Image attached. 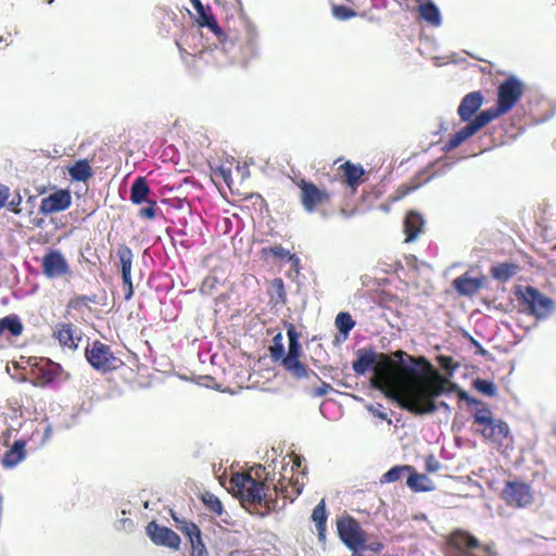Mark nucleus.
Listing matches in <instances>:
<instances>
[{"instance_id": "f257e3e1", "label": "nucleus", "mask_w": 556, "mask_h": 556, "mask_svg": "<svg viewBox=\"0 0 556 556\" xmlns=\"http://www.w3.org/2000/svg\"><path fill=\"white\" fill-rule=\"evenodd\" d=\"M263 473L265 467L262 465L251 468L248 472H236L229 481L230 490L242 503L264 504L268 510L276 508L278 495L293 502L301 494L303 483L298 478L292 477L289 481L282 478L270 489L266 483L267 477L262 480Z\"/></svg>"}, {"instance_id": "f03ea898", "label": "nucleus", "mask_w": 556, "mask_h": 556, "mask_svg": "<svg viewBox=\"0 0 556 556\" xmlns=\"http://www.w3.org/2000/svg\"><path fill=\"white\" fill-rule=\"evenodd\" d=\"M406 355L408 354L402 350L388 355L376 353L371 349H361L357 351V358L352 363V368L357 375H364L372 369V386L395 401L403 378L399 366L406 365Z\"/></svg>"}, {"instance_id": "7ed1b4c3", "label": "nucleus", "mask_w": 556, "mask_h": 556, "mask_svg": "<svg viewBox=\"0 0 556 556\" xmlns=\"http://www.w3.org/2000/svg\"><path fill=\"white\" fill-rule=\"evenodd\" d=\"M403 376L401 392L418 395H442L451 381L441 375L425 356L406 355V365H400Z\"/></svg>"}, {"instance_id": "20e7f679", "label": "nucleus", "mask_w": 556, "mask_h": 556, "mask_svg": "<svg viewBox=\"0 0 556 556\" xmlns=\"http://www.w3.org/2000/svg\"><path fill=\"white\" fill-rule=\"evenodd\" d=\"M473 422L478 425L481 437L493 444L497 450L508 448L513 444V437L508 425L493 418V414L489 407L476 408Z\"/></svg>"}, {"instance_id": "39448f33", "label": "nucleus", "mask_w": 556, "mask_h": 556, "mask_svg": "<svg viewBox=\"0 0 556 556\" xmlns=\"http://www.w3.org/2000/svg\"><path fill=\"white\" fill-rule=\"evenodd\" d=\"M289 340L288 353H283L281 365L296 379L307 378L309 372L316 376L304 363L300 361L302 348L299 342L300 333L292 323H285Z\"/></svg>"}, {"instance_id": "423d86ee", "label": "nucleus", "mask_w": 556, "mask_h": 556, "mask_svg": "<svg viewBox=\"0 0 556 556\" xmlns=\"http://www.w3.org/2000/svg\"><path fill=\"white\" fill-rule=\"evenodd\" d=\"M439 396L440 395L407 394V392L400 391L397 392L395 402L401 408L415 416L433 414L439 409H443L444 412L450 413L451 407L446 402L435 401Z\"/></svg>"}, {"instance_id": "0eeeda50", "label": "nucleus", "mask_w": 556, "mask_h": 556, "mask_svg": "<svg viewBox=\"0 0 556 556\" xmlns=\"http://www.w3.org/2000/svg\"><path fill=\"white\" fill-rule=\"evenodd\" d=\"M85 356L90 366L101 372L118 369L123 361L114 355L111 348L100 340H94L85 349Z\"/></svg>"}, {"instance_id": "6e6552de", "label": "nucleus", "mask_w": 556, "mask_h": 556, "mask_svg": "<svg viewBox=\"0 0 556 556\" xmlns=\"http://www.w3.org/2000/svg\"><path fill=\"white\" fill-rule=\"evenodd\" d=\"M504 115L502 111L495 105L494 108L482 111L478 114L472 121H470L466 126L460 128L457 132H455L444 144V151H452L459 147L464 141L468 138L472 137L477 134L481 128L488 125L493 119Z\"/></svg>"}, {"instance_id": "1a4fd4ad", "label": "nucleus", "mask_w": 556, "mask_h": 556, "mask_svg": "<svg viewBox=\"0 0 556 556\" xmlns=\"http://www.w3.org/2000/svg\"><path fill=\"white\" fill-rule=\"evenodd\" d=\"M526 91L525 83L515 75L508 76L497 87L496 106L504 114L510 112Z\"/></svg>"}, {"instance_id": "9d476101", "label": "nucleus", "mask_w": 556, "mask_h": 556, "mask_svg": "<svg viewBox=\"0 0 556 556\" xmlns=\"http://www.w3.org/2000/svg\"><path fill=\"white\" fill-rule=\"evenodd\" d=\"M501 497L508 507L520 509L533 503L534 492L529 483L521 480H511L505 483Z\"/></svg>"}, {"instance_id": "9b49d317", "label": "nucleus", "mask_w": 556, "mask_h": 556, "mask_svg": "<svg viewBox=\"0 0 556 556\" xmlns=\"http://www.w3.org/2000/svg\"><path fill=\"white\" fill-rule=\"evenodd\" d=\"M516 295L528 313L538 318L545 317L552 311L553 301L534 287L527 286L523 290L516 292Z\"/></svg>"}, {"instance_id": "f8f14e48", "label": "nucleus", "mask_w": 556, "mask_h": 556, "mask_svg": "<svg viewBox=\"0 0 556 556\" xmlns=\"http://www.w3.org/2000/svg\"><path fill=\"white\" fill-rule=\"evenodd\" d=\"M295 184L301 190V203L308 213L314 212L320 205L328 204L331 200V195L326 189L318 188L312 181L300 179Z\"/></svg>"}, {"instance_id": "ddd939ff", "label": "nucleus", "mask_w": 556, "mask_h": 556, "mask_svg": "<svg viewBox=\"0 0 556 556\" xmlns=\"http://www.w3.org/2000/svg\"><path fill=\"white\" fill-rule=\"evenodd\" d=\"M62 371L63 369L60 364L46 358L35 361L29 366V376L33 384L41 388L56 380Z\"/></svg>"}, {"instance_id": "4468645a", "label": "nucleus", "mask_w": 556, "mask_h": 556, "mask_svg": "<svg viewBox=\"0 0 556 556\" xmlns=\"http://www.w3.org/2000/svg\"><path fill=\"white\" fill-rule=\"evenodd\" d=\"M479 547L477 538L466 531L456 530L447 539L445 556H476L475 551Z\"/></svg>"}, {"instance_id": "2eb2a0df", "label": "nucleus", "mask_w": 556, "mask_h": 556, "mask_svg": "<svg viewBox=\"0 0 556 556\" xmlns=\"http://www.w3.org/2000/svg\"><path fill=\"white\" fill-rule=\"evenodd\" d=\"M193 9L199 14V25L208 27L214 34L217 35L219 41L226 46V41H229L232 45L242 46L241 40L238 38L236 34L232 31H228L224 34L222 28L219 27L216 18L212 13L202 4L200 0H191Z\"/></svg>"}, {"instance_id": "dca6fc26", "label": "nucleus", "mask_w": 556, "mask_h": 556, "mask_svg": "<svg viewBox=\"0 0 556 556\" xmlns=\"http://www.w3.org/2000/svg\"><path fill=\"white\" fill-rule=\"evenodd\" d=\"M41 270L48 279L61 278L71 274V268L64 254L59 250L52 249L42 256Z\"/></svg>"}, {"instance_id": "f3484780", "label": "nucleus", "mask_w": 556, "mask_h": 556, "mask_svg": "<svg viewBox=\"0 0 556 556\" xmlns=\"http://www.w3.org/2000/svg\"><path fill=\"white\" fill-rule=\"evenodd\" d=\"M337 530L339 538L349 549L355 547L366 536L358 521L350 515L337 520Z\"/></svg>"}, {"instance_id": "a211bd4d", "label": "nucleus", "mask_w": 556, "mask_h": 556, "mask_svg": "<svg viewBox=\"0 0 556 556\" xmlns=\"http://www.w3.org/2000/svg\"><path fill=\"white\" fill-rule=\"evenodd\" d=\"M146 532L155 545L165 546L174 551L180 547V536L170 528L160 526L155 520L148 523Z\"/></svg>"}, {"instance_id": "6ab92c4d", "label": "nucleus", "mask_w": 556, "mask_h": 556, "mask_svg": "<svg viewBox=\"0 0 556 556\" xmlns=\"http://www.w3.org/2000/svg\"><path fill=\"white\" fill-rule=\"evenodd\" d=\"M71 192L65 189H60L41 199L39 212L45 215H49L65 211L71 206Z\"/></svg>"}, {"instance_id": "aec40b11", "label": "nucleus", "mask_w": 556, "mask_h": 556, "mask_svg": "<svg viewBox=\"0 0 556 556\" xmlns=\"http://www.w3.org/2000/svg\"><path fill=\"white\" fill-rule=\"evenodd\" d=\"M117 256L119 260L123 287L125 290V300L129 301L134 295V286L131 281V266L134 254L129 247L122 244L117 249Z\"/></svg>"}, {"instance_id": "412c9836", "label": "nucleus", "mask_w": 556, "mask_h": 556, "mask_svg": "<svg viewBox=\"0 0 556 556\" xmlns=\"http://www.w3.org/2000/svg\"><path fill=\"white\" fill-rule=\"evenodd\" d=\"M338 175L341 182L348 186L352 192L364 181L365 170L362 165L346 161L338 167Z\"/></svg>"}, {"instance_id": "4be33fe9", "label": "nucleus", "mask_w": 556, "mask_h": 556, "mask_svg": "<svg viewBox=\"0 0 556 556\" xmlns=\"http://www.w3.org/2000/svg\"><path fill=\"white\" fill-rule=\"evenodd\" d=\"M483 94L481 91H472L467 93L457 109V113L463 122L470 121V118L478 112L483 103Z\"/></svg>"}, {"instance_id": "5701e85b", "label": "nucleus", "mask_w": 556, "mask_h": 556, "mask_svg": "<svg viewBox=\"0 0 556 556\" xmlns=\"http://www.w3.org/2000/svg\"><path fill=\"white\" fill-rule=\"evenodd\" d=\"M484 285L483 277L472 278L467 273L453 280V287L459 295L472 296L477 294Z\"/></svg>"}, {"instance_id": "b1692460", "label": "nucleus", "mask_w": 556, "mask_h": 556, "mask_svg": "<svg viewBox=\"0 0 556 556\" xmlns=\"http://www.w3.org/2000/svg\"><path fill=\"white\" fill-rule=\"evenodd\" d=\"M425 219L422 215L416 211H409L404 218L405 242H412L424 231Z\"/></svg>"}, {"instance_id": "393cba45", "label": "nucleus", "mask_w": 556, "mask_h": 556, "mask_svg": "<svg viewBox=\"0 0 556 556\" xmlns=\"http://www.w3.org/2000/svg\"><path fill=\"white\" fill-rule=\"evenodd\" d=\"M25 440H16L3 454L1 464L4 468H13L26 457Z\"/></svg>"}, {"instance_id": "a878e982", "label": "nucleus", "mask_w": 556, "mask_h": 556, "mask_svg": "<svg viewBox=\"0 0 556 556\" xmlns=\"http://www.w3.org/2000/svg\"><path fill=\"white\" fill-rule=\"evenodd\" d=\"M432 178V175L429 174L428 169H422L418 172L408 182L402 184L396 189V195L395 199L400 200L410 192L417 190L422 185L427 184Z\"/></svg>"}, {"instance_id": "bb28decb", "label": "nucleus", "mask_w": 556, "mask_h": 556, "mask_svg": "<svg viewBox=\"0 0 556 556\" xmlns=\"http://www.w3.org/2000/svg\"><path fill=\"white\" fill-rule=\"evenodd\" d=\"M54 338L59 341L62 346H66L70 349L77 348V340L79 339L75 336V328L73 324H59L53 331Z\"/></svg>"}, {"instance_id": "cd10ccee", "label": "nucleus", "mask_w": 556, "mask_h": 556, "mask_svg": "<svg viewBox=\"0 0 556 556\" xmlns=\"http://www.w3.org/2000/svg\"><path fill=\"white\" fill-rule=\"evenodd\" d=\"M24 330V325L16 314L8 315L0 319V338L8 332L11 337H18Z\"/></svg>"}, {"instance_id": "c85d7f7f", "label": "nucleus", "mask_w": 556, "mask_h": 556, "mask_svg": "<svg viewBox=\"0 0 556 556\" xmlns=\"http://www.w3.org/2000/svg\"><path fill=\"white\" fill-rule=\"evenodd\" d=\"M151 192L150 187L144 177H138L130 188V200L134 204L148 202V195Z\"/></svg>"}, {"instance_id": "c756f323", "label": "nucleus", "mask_w": 556, "mask_h": 556, "mask_svg": "<svg viewBox=\"0 0 556 556\" xmlns=\"http://www.w3.org/2000/svg\"><path fill=\"white\" fill-rule=\"evenodd\" d=\"M519 269V266L515 263H498L491 267L490 274L493 279L506 282L513 278Z\"/></svg>"}, {"instance_id": "7c9ffc66", "label": "nucleus", "mask_w": 556, "mask_h": 556, "mask_svg": "<svg viewBox=\"0 0 556 556\" xmlns=\"http://www.w3.org/2000/svg\"><path fill=\"white\" fill-rule=\"evenodd\" d=\"M384 545L379 541L367 543L366 536L355 546L351 547V556H375L382 552Z\"/></svg>"}, {"instance_id": "2f4dec72", "label": "nucleus", "mask_w": 556, "mask_h": 556, "mask_svg": "<svg viewBox=\"0 0 556 556\" xmlns=\"http://www.w3.org/2000/svg\"><path fill=\"white\" fill-rule=\"evenodd\" d=\"M419 17L430 25H441V14L438 7L432 1H427L418 7Z\"/></svg>"}, {"instance_id": "473e14b6", "label": "nucleus", "mask_w": 556, "mask_h": 556, "mask_svg": "<svg viewBox=\"0 0 556 556\" xmlns=\"http://www.w3.org/2000/svg\"><path fill=\"white\" fill-rule=\"evenodd\" d=\"M68 174L73 180L87 181L93 172L87 160H79L68 168Z\"/></svg>"}, {"instance_id": "72a5a7b5", "label": "nucleus", "mask_w": 556, "mask_h": 556, "mask_svg": "<svg viewBox=\"0 0 556 556\" xmlns=\"http://www.w3.org/2000/svg\"><path fill=\"white\" fill-rule=\"evenodd\" d=\"M312 520L316 525L319 539L325 538L327 511H326V502L324 498L314 507L313 513H312Z\"/></svg>"}, {"instance_id": "f704fd0d", "label": "nucleus", "mask_w": 556, "mask_h": 556, "mask_svg": "<svg viewBox=\"0 0 556 556\" xmlns=\"http://www.w3.org/2000/svg\"><path fill=\"white\" fill-rule=\"evenodd\" d=\"M97 303H98L97 294L75 295L70 299V301L66 305V309L81 312L84 308H89L90 304H97Z\"/></svg>"}, {"instance_id": "c9c22d12", "label": "nucleus", "mask_w": 556, "mask_h": 556, "mask_svg": "<svg viewBox=\"0 0 556 556\" xmlns=\"http://www.w3.org/2000/svg\"><path fill=\"white\" fill-rule=\"evenodd\" d=\"M172 518L175 521L176 528L181 531L188 538V540L197 536L201 532L200 528L193 521L180 519L173 511Z\"/></svg>"}, {"instance_id": "e433bc0d", "label": "nucleus", "mask_w": 556, "mask_h": 556, "mask_svg": "<svg viewBox=\"0 0 556 556\" xmlns=\"http://www.w3.org/2000/svg\"><path fill=\"white\" fill-rule=\"evenodd\" d=\"M409 476L407 478L406 484L414 492H425L429 491L430 488L425 484V482L429 481L426 475L417 473L414 471H408Z\"/></svg>"}, {"instance_id": "4c0bfd02", "label": "nucleus", "mask_w": 556, "mask_h": 556, "mask_svg": "<svg viewBox=\"0 0 556 556\" xmlns=\"http://www.w3.org/2000/svg\"><path fill=\"white\" fill-rule=\"evenodd\" d=\"M201 500L205 507L217 516L224 514V506L220 500L213 493L205 492L202 494Z\"/></svg>"}, {"instance_id": "58836bf2", "label": "nucleus", "mask_w": 556, "mask_h": 556, "mask_svg": "<svg viewBox=\"0 0 556 556\" xmlns=\"http://www.w3.org/2000/svg\"><path fill=\"white\" fill-rule=\"evenodd\" d=\"M413 467L405 465V466H394L391 469H389L386 473L382 475L380 478L381 483H392L395 481H399L404 472L412 471Z\"/></svg>"}, {"instance_id": "ea45409f", "label": "nucleus", "mask_w": 556, "mask_h": 556, "mask_svg": "<svg viewBox=\"0 0 556 556\" xmlns=\"http://www.w3.org/2000/svg\"><path fill=\"white\" fill-rule=\"evenodd\" d=\"M336 326L341 333L346 336L355 326V321L348 312H340L336 317Z\"/></svg>"}, {"instance_id": "a19ab883", "label": "nucleus", "mask_w": 556, "mask_h": 556, "mask_svg": "<svg viewBox=\"0 0 556 556\" xmlns=\"http://www.w3.org/2000/svg\"><path fill=\"white\" fill-rule=\"evenodd\" d=\"M270 300L276 304L286 303L285 285L281 278H276L271 282V290L269 291Z\"/></svg>"}, {"instance_id": "79ce46f5", "label": "nucleus", "mask_w": 556, "mask_h": 556, "mask_svg": "<svg viewBox=\"0 0 556 556\" xmlns=\"http://www.w3.org/2000/svg\"><path fill=\"white\" fill-rule=\"evenodd\" d=\"M472 387L480 393L488 396H495L497 393L496 386L490 380L477 378L472 381Z\"/></svg>"}, {"instance_id": "37998d69", "label": "nucleus", "mask_w": 556, "mask_h": 556, "mask_svg": "<svg viewBox=\"0 0 556 556\" xmlns=\"http://www.w3.org/2000/svg\"><path fill=\"white\" fill-rule=\"evenodd\" d=\"M213 178L220 180L227 185V187L232 189V178H231V169L225 166H217L212 168Z\"/></svg>"}, {"instance_id": "c03bdc74", "label": "nucleus", "mask_w": 556, "mask_h": 556, "mask_svg": "<svg viewBox=\"0 0 556 556\" xmlns=\"http://www.w3.org/2000/svg\"><path fill=\"white\" fill-rule=\"evenodd\" d=\"M262 254L263 255H273L277 258H289V260H293L295 258V255L294 254H291V252L287 249H285L281 245H274V247H269V248H263L262 249Z\"/></svg>"}, {"instance_id": "a18cd8bd", "label": "nucleus", "mask_w": 556, "mask_h": 556, "mask_svg": "<svg viewBox=\"0 0 556 556\" xmlns=\"http://www.w3.org/2000/svg\"><path fill=\"white\" fill-rule=\"evenodd\" d=\"M331 12L334 18L339 21H345L355 17L357 13L351 8L342 4H334L331 8Z\"/></svg>"}, {"instance_id": "49530a36", "label": "nucleus", "mask_w": 556, "mask_h": 556, "mask_svg": "<svg viewBox=\"0 0 556 556\" xmlns=\"http://www.w3.org/2000/svg\"><path fill=\"white\" fill-rule=\"evenodd\" d=\"M191 546V556H208L205 544L202 540V533L189 540Z\"/></svg>"}, {"instance_id": "de8ad7c7", "label": "nucleus", "mask_w": 556, "mask_h": 556, "mask_svg": "<svg viewBox=\"0 0 556 556\" xmlns=\"http://www.w3.org/2000/svg\"><path fill=\"white\" fill-rule=\"evenodd\" d=\"M270 356L274 361H281L285 353V345L282 342V333H277L273 339V345L269 348Z\"/></svg>"}, {"instance_id": "09e8293b", "label": "nucleus", "mask_w": 556, "mask_h": 556, "mask_svg": "<svg viewBox=\"0 0 556 556\" xmlns=\"http://www.w3.org/2000/svg\"><path fill=\"white\" fill-rule=\"evenodd\" d=\"M148 204L149 205L147 207L140 208L138 215L141 218H146V219L152 220V219H154L156 217L157 203L154 200H149Z\"/></svg>"}, {"instance_id": "8fccbe9b", "label": "nucleus", "mask_w": 556, "mask_h": 556, "mask_svg": "<svg viewBox=\"0 0 556 556\" xmlns=\"http://www.w3.org/2000/svg\"><path fill=\"white\" fill-rule=\"evenodd\" d=\"M437 361L441 368H443L445 371H447L450 375H453V372L457 369L458 365L454 363V359L452 356L447 355H439L437 357Z\"/></svg>"}, {"instance_id": "3c124183", "label": "nucleus", "mask_w": 556, "mask_h": 556, "mask_svg": "<svg viewBox=\"0 0 556 556\" xmlns=\"http://www.w3.org/2000/svg\"><path fill=\"white\" fill-rule=\"evenodd\" d=\"M457 396L460 401H465L468 405H475L476 408L488 407L481 400L470 396L465 390L460 389L457 392Z\"/></svg>"}, {"instance_id": "603ef678", "label": "nucleus", "mask_w": 556, "mask_h": 556, "mask_svg": "<svg viewBox=\"0 0 556 556\" xmlns=\"http://www.w3.org/2000/svg\"><path fill=\"white\" fill-rule=\"evenodd\" d=\"M178 48H179L180 56L184 60V62L186 63V65L187 66H195V62H197L198 56L189 53L179 43H178Z\"/></svg>"}, {"instance_id": "864d4df0", "label": "nucleus", "mask_w": 556, "mask_h": 556, "mask_svg": "<svg viewBox=\"0 0 556 556\" xmlns=\"http://www.w3.org/2000/svg\"><path fill=\"white\" fill-rule=\"evenodd\" d=\"M440 468V463L434 458L433 455H429L426 459V470L428 472H435Z\"/></svg>"}, {"instance_id": "5fc2aeb1", "label": "nucleus", "mask_w": 556, "mask_h": 556, "mask_svg": "<svg viewBox=\"0 0 556 556\" xmlns=\"http://www.w3.org/2000/svg\"><path fill=\"white\" fill-rule=\"evenodd\" d=\"M10 197V189L0 184V210L8 203Z\"/></svg>"}, {"instance_id": "6e6d98bb", "label": "nucleus", "mask_w": 556, "mask_h": 556, "mask_svg": "<svg viewBox=\"0 0 556 556\" xmlns=\"http://www.w3.org/2000/svg\"><path fill=\"white\" fill-rule=\"evenodd\" d=\"M331 386L327 382H323L320 387L314 389V392L313 394L315 396H324L326 394H328V392L331 390Z\"/></svg>"}, {"instance_id": "4d7b16f0", "label": "nucleus", "mask_w": 556, "mask_h": 556, "mask_svg": "<svg viewBox=\"0 0 556 556\" xmlns=\"http://www.w3.org/2000/svg\"><path fill=\"white\" fill-rule=\"evenodd\" d=\"M22 202V198L20 194H16V197H14L10 202H8V205L9 207L15 212V213H18V211L16 210V206H18Z\"/></svg>"}, {"instance_id": "13d9d810", "label": "nucleus", "mask_w": 556, "mask_h": 556, "mask_svg": "<svg viewBox=\"0 0 556 556\" xmlns=\"http://www.w3.org/2000/svg\"><path fill=\"white\" fill-rule=\"evenodd\" d=\"M458 390H460V388L456 383L451 382L450 386H447L445 393H451V392L457 393Z\"/></svg>"}, {"instance_id": "bf43d9fd", "label": "nucleus", "mask_w": 556, "mask_h": 556, "mask_svg": "<svg viewBox=\"0 0 556 556\" xmlns=\"http://www.w3.org/2000/svg\"><path fill=\"white\" fill-rule=\"evenodd\" d=\"M301 467V458L299 455L293 456V466L292 469L296 468L299 469Z\"/></svg>"}, {"instance_id": "052dcab7", "label": "nucleus", "mask_w": 556, "mask_h": 556, "mask_svg": "<svg viewBox=\"0 0 556 556\" xmlns=\"http://www.w3.org/2000/svg\"><path fill=\"white\" fill-rule=\"evenodd\" d=\"M473 343L478 346V353L481 355H486L488 351L484 350L477 341H473Z\"/></svg>"}, {"instance_id": "680f3d73", "label": "nucleus", "mask_w": 556, "mask_h": 556, "mask_svg": "<svg viewBox=\"0 0 556 556\" xmlns=\"http://www.w3.org/2000/svg\"><path fill=\"white\" fill-rule=\"evenodd\" d=\"M247 43L250 46L252 45V35L249 30H247Z\"/></svg>"}]
</instances>
